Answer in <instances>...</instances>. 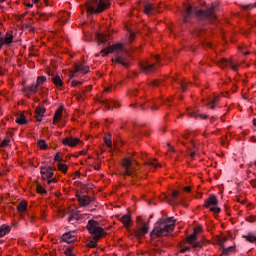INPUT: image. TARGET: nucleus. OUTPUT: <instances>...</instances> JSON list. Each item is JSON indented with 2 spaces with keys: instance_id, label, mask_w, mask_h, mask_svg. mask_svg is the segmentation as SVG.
<instances>
[{
  "instance_id": "5fc2aeb1",
  "label": "nucleus",
  "mask_w": 256,
  "mask_h": 256,
  "mask_svg": "<svg viewBox=\"0 0 256 256\" xmlns=\"http://www.w3.org/2000/svg\"><path fill=\"white\" fill-rule=\"evenodd\" d=\"M184 191H185L186 193H191V187H190V186L184 187Z\"/></svg>"
},
{
  "instance_id": "b1692460",
  "label": "nucleus",
  "mask_w": 256,
  "mask_h": 256,
  "mask_svg": "<svg viewBox=\"0 0 256 256\" xmlns=\"http://www.w3.org/2000/svg\"><path fill=\"white\" fill-rule=\"evenodd\" d=\"M52 82L56 87H63V80L61 79V76L55 75L52 77Z\"/></svg>"
},
{
  "instance_id": "7ed1b4c3",
  "label": "nucleus",
  "mask_w": 256,
  "mask_h": 256,
  "mask_svg": "<svg viewBox=\"0 0 256 256\" xmlns=\"http://www.w3.org/2000/svg\"><path fill=\"white\" fill-rule=\"evenodd\" d=\"M175 229V220L173 217L160 219L154 226L151 232V237H166Z\"/></svg>"
},
{
  "instance_id": "a878e982",
  "label": "nucleus",
  "mask_w": 256,
  "mask_h": 256,
  "mask_svg": "<svg viewBox=\"0 0 256 256\" xmlns=\"http://www.w3.org/2000/svg\"><path fill=\"white\" fill-rule=\"evenodd\" d=\"M137 57H139V52L137 50H135L133 47L130 46V48H129V59H130V61L137 59Z\"/></svg>"
},
{
  "instance_id": "dca6fc26",
  "label": "nucleus",
  "mask_w": 256,
  "mask_h": 256,
  "mask_svg": "<svg viewBox=\"0 0 256 256\" xmlns=\"http://www.w3.org/2000/svg\"><path fill=\"white\" fill-rule=\"evenodd\" d=\"M61 117H63V106H60L54 114V118H53V124L56 125L57 123H59V121H61Z\"/></svg>"
},
{
  "instance_id": "412c9836",
  "label": "nucleus",
  "mask_w": 256,
  "mask_h": 256,
  "mask_svg": "<svg viewBox=\"0 0 256 256\" xmlns=\"http://www.w3.org/2000/svg\"><path fill=\"white\" fill-rule=\"evenodd\" d=\"M141 133V128L139 126H134V129L130 133V139H139Z\"/></svg>"
},
{
  "instance_id": "1a4fd4ad",
  "label": "nucleus",
  "mask_w": 256,
  "mask_h": 256,
  "mask_svg": "<svg viewBox=\"0 0 256 256\" xmlns=\"http://www.w3.org/2000/svg\"><path fill=\"white\" fill-rule=\"evenodd\" d=\"M89 73V66H85V64H76L75 70L71 72L70 77H79V75H85Z\"/></svg>"
},
{
  "instance_id": "603ef678",
  "label": "nucleus",
  "mask_w": 256,
  "mask_h": 256,
  "mask_svg": "<svg viewBox=\"0 0 256 256\" xmlns=\"http://www.w3.org/2000/svg\"><path fill=\"white\" fill-rule=\"evenodd\" d=\"M187 251H191V247H184L180 250V253H185Z\"/></svg>"
},
{
  "instance_id": "69168bd1",
  "label": "nucleus",
  "mask_w": 256,
  "mask_h": 256,
  "mask_svg": "<svg viewBox=\"0 0 256 256\" xmlns=\"http://www.w3.org/2000/svg\"><path fill=\"white\" fill-rule=\"evenodd\" d=\"M253 125L256 127V118L253 119Z\"/></svg>"
},
{
  "instance_id": "58836bf2",
  "label": "nucleus",
  "mask_w": 256,
  "mask_h": 256,
  "mask_svg": "<svg viewBox=\"0 0 256 256\" xmlns=\"http://www.w3.org/2000/svg\"><path fill=\"white\" fill-rule=\"evenodd\" d=\"M146 165H148V167H150L151 169H157V167H159V164L155 162V160L148 161Z\"/></svg>"
},
{
  "instance_id": "5701e85b",
  "label": "nucleus",
  "mask_w": 256,
  "mask_h": 256,
  "mask_svg": "<svg viewBox=\"0 0 256 256\" xmlns=\"http://www.w3.org/2000/svg\"><path fill=\"white\" fill-rule=\"evenodd\" d=\"M18 213H25L27 211V201L22 200L17 206Z\"/></svg>"
},
{
  "instance_id": "a19ab883",
  "label": "nucleus",
  "mask_w": 256,
  "mask_h": 256,
  "mask_svg": "<svg viewBox=\"0 0 256 256\" xmlns=\"http://www.w3.org/2000/svg\"><path fill=\"white\" fill-rule=\"evenodd\" d=\"M98 241L99 239L93 238L90 242H88V247H90L91 249H95V247H97Z\"/></svg>"
},
{
  "instance_id": "f257e3e1",
  "label": "nucleus",
  "mask_w": 256,
  "mask_h": 256,
  "mask_svg": "<svg viewBox=\"0 0 256 256\" xmlns=\"http://www.w3.org/2000/svg\"><path fill=\"white\" fill-rule=\"evenodd\" d=\"M215 6L212 5L207 10H199L193 5L186 4L183 12V23H189L191 17H196L198 21H215L217 19Z\"/></svg>"
},
{
  "instance_id": "c85d7f7f",
  "label": "nucleus",
  "mask_w": 256,
  "mask_h": 256,
  "mask_svg": "<svg viewBox=\"0 0 256 256\" xmlns=\"http://www.w3.org/2000/svg\"><path fill=\"white\" fill-rule=\"evenodd\" d=\"M243 238L248 241V243H256V236L253 233H248L247 235H243Z\"/></svg>"
},
{
  "instance_id": "ddd939ff",
  "label": "nucleus",
  "mask_w": 256,
  "mask_h": 256,
  "mask_svg": "<svg viewBox=\"0 0 256 256\" xmlns=\"http://www.w3.org/2000/svg\"><path fill=\"white\" fill-rule=\"evenodd\" d=\"M46 109L43 106H39L35 110V118L38 121V123H41L43 121V117H45Z\"/></svg>"
},
{
  "instance_id": "bf43d9fd",
  "label": "nucleus",
  "mask_w": 256,
  "mask_h": 256,
  "mask_svg": "<svg viewBox=\"0 0 256 256\" xmlns=\"http://www.w3.org/2000/svg\"><path fill=\"white\" fill-rule=\"evenodd\" d=\"M94 169H95L96 171H99V169H101V165L95 164V165H94Z\"/></svg>"
},
{
  "instance_id": "c756f323",
  "label": "nucleus",
  "mask_w": 256,
  "mask_h": 256,
  "mask_svg": "<svg viewBox=\"0 0 256 256\" xmlns=\"http://www.w3.org/2000/svg\"><path fill=\"white\" fill-rule=\"evenodd\" d=\"M153 11H155V7H153L152 4L144 5V13H146V15H151Z\"/></svg>"
},
{
  "instance_id": "e433bc0d",
  "label": "nucleus",
  "mask_w": 256,
  "mask_h": 256,
  "mask_svg": "<svg viewBox=\"0 0 256 256\" xmlns=\"http://www.w3.org/2000/svg\"><path fill=\"white\" fill-rule=\"evenodd\" d=\"M58 169L59 171H61L62 173H67L69 166H67V164H63V163H59L58 164Z\"/></svg>"
},
{
  "instance_id": "680f3d73",
  "label": "nucleus",
  "mask_w": 256,
  "mask_h": 256,
  "mask_svg": "<svg viewBox=\"0 0 256 256\" xmlns=\"http://www.w3.org/2000/svg\"><path fill=\"white\" fill-rule=\"evenodd\" d=\"M194 231L196 232V235H197V233H199V231H201V228H195Z\"/></svg>"
},
{
  "instance_id": "37998d69",
  "label": "nucleus",
  "mask_w": 256,
  "mask_h": 256,
  "mask_svg": "<svg viewBox=\"0 0 256 256\" xmlns=\"http://www.w3.org/2000/svg\"><path fill=\"white\" fill-rule=\"evenodd\" d=\"M137 38V32L133 31V30H129V41L130 43Z\"/></svg>"
},
{
  "instance_id": "a211bd4d",
  "label": "nucleus",
  "mask_w": 256,
  "mask_h": 256,
  "mask_svg": "<svg viewBox=\"0 0 256 256\" xmlns=\"http://www.w3.org/2000/svg\"><path fill=\"white\" fill-rule=\"evenodd\" d=\"M96 39L98 41V44L101 45L103 43H107V41H109V39H110V36L97 32Z\"/></svg>"
},
{
  "instance_id": "9d476101",
  "label": "nucleus",
  "mask_w": 256,
  "mask_h": 256,
  "mask_svg": "<svg viewBox=\"0 0 256 256\" xmlns=\"http://www.w3.org/2000/svg\"><path fill=\"white\" fill-rule=\"evenodd\" d=\"M63 145L66 147H77L81 143V139L75 137H66L62 141Z\"/></svg>"
},
{
  "instance_id": "4c0bfd02",
  "label": "nucleus",
  "mask_w": 256,
  "mask_h": 256,
  "mask_svg": "<svg viewBox=\"0 0 256 256\" xmlns=\"http://www.w3.org/2000/svg\"><path fill=\"white\" fill-rule=\"evenodd\" d=\"M203 33H205V28L198 27L195 29L194 35L196 37H201V35H203Z\"/></svg>"
},
{
  "instance_id": "473e14b6",
  "label": "nucleus",
  "mask_w": 256,
  "mask_h": 256,
  "mask_svg": "<svg viewBox=\"0 0 256 256\" xmlns=\"http://www.w3.org/2000/svg\"><path fill=\"white\" fill-rule=\"evenodd\" d=\"M104 142L110 149L113 147V142L111 141V134H108L104 137Z\"/></svg>"
},
{
  "instance_id": "9b49d317",
  "label": "nucleus",
  "mask_w": 256,
  "mask_h": 256,
  "mask_svg": "<svg viewBox=\"0 0 256 256\" xmlns=\"http://www.w3.org/2000/svg\"><path fill=\"white\" fill-rule=\"evenodd\" d=\"M11 43H13V34L7 32L5 37H1L0 32V51L3 49V45H11Z\"/></svg>"
},
{
  "instance_id": "6e6d98bb",
  "label": "nucleus",
  "mask_w": 256,
  "mask_h": 256,
  "mask_svg": "<svg viewBox=\"0 0 256 256\" xmlns=\"http://www.w3.org/2000/svg\"><path fill=\"white\" fill-rule=\"evenodd\" d=\"M55 161H61V156L59 155V153H57L54 157Z\"/></svg>"
},
{
  "instance_id": "cd10ccee",
  "label": "nucleus",
  "mask_w": 256,
  "mask_h": 256,
  "mask_svg": "<svg viewBox=\"0 0 256 256\" xmlns=\"http://www.w3.org/2000/svg\"><path fill=\"white\" fill-rule=\"evenodd\" d=\"M196 241H197V232L194 231L190 236L187 237V243H189V245H193L195 244Z\"/></svg>"
},
{
  "instance_id": "338daca9",
  "label": "nucleus",
  "mask_w": 256,
  "mask_h": 256,
  "mask_svg": "<svg viewBox=\"0 0 256 256\" xmlns=\"http://www.w3.org/2000/svg\"><path fill=\"white\" fill-rule=\"evenodd\" d=\"M183 138H184V139H189V136L184 135Z\"/></svg>"
},
{
  "instance_id": "6ab92c4d",
  "label": "nucleus",
  "mask_w": 256,
  "mask_h": 256,
  "mask_svg": "<svg viewBox=\"0 0 256 256\" xmlns=\"http://www.w3.org/2000/svg\"><path fill=\"white\" fill-rule=\"evenodd\" d=\"M78 201L82 207H87L91 203V198L89 196H78Z\"/></svg>"
},
{
  "instance_id": "4be33fe9",
  "label": "nucleus",
  "mask_w": 256,
  "mask_h": 256,
  "mask_svg": "<svg viewBox=\"0 0 256 256\" xmlns=\"http://www.w3.org/2000/svg\"><path fill=\"white\" fill-rule=\"evenodd\" d=\"M10 232H11V227H9V225L3 224L2 226H0V238L5 237V235H7Z\"/></svg>"
},
{
  "instance_id": "79ce46f5",
  "label": "nucleus",
  "mask_w": 256,
  "mask_h": 256,
  "mask_svg": "<svg viewBox=\"0 0 256 256\" xmlns=\"http://www.w3.org/2000/svg\"><path fill=\"white\" fill-rule=\"evenodd\" d=\"M232 251H235V247L230 246L228 248H223L222 253L223 255H229V253H232Z\"/></svg>"
},
{
  "instance_id": "6e6552de",
  "label": "nucleus",
  "mask_w": 256,
  "mask_h": 256,
  "mask_svg": "<svg viewBox=\"0 0 256 256\" xmlns=\"http://www.w3.org/2000/svg\"><path fill=\"white\" fill-rule=\"evenodd\" d=\"M40 173L43 181H47L48 185H51V183H55L57 181L55 178H53V169H51V167H41Z\"/></svg>"
},
{
  "instance_id": "864d4df0",
  "label": "nucleus",
  "mask_w": 256,
  "mask_h": 256,
  "mask_svg": "<svg viewBox=\"0 0 256 256\" xmlns=\"http://www.w3.org/2000/svg\"><path fill=\"white\" fill-rule=\"evenodd\" d=\"M65 254H66L67 256H76L75 254H73V252H72L71 250H66V251H65Z\"/></svg>"
},
{
  "instance_id": "aec40b11",
  "label": "nucleus",
  "mask_w": 256,
  "mask_h": 256,
  "mask_svg": "<svg viewBox=\"0 0 256 256\" xmlns=\"http://www.w3.org/2000/svg\"><path fill=\"white\" fill-rule=\"evenodd\" d=\"M79 219H81V212L74 210V211H72L68 221H69V223H73V220L79 221Z\"/></svg>"
},
{
  "instance_id": "09e8293b",
  "label": "nucleus",
  "mask_w": 256,
  "mask_h": 256,
  "mask_svg": "<svg viewBox=\"0 0 256 256\" xmlns=\"http://www.w3.org/2000/svg\"><path fill=\"white\" fill-rule=\"evenodd\" d=\"M37 193L44 195V193H47V190H45V188H43L42 186H37Z\"/></svg>"
},
{
  "instance_id": "e2e57ef3",
  "label": "nucleus",
  "mask_w": 256,
  "mask_h": 256,
  "mask_svg": "<svg viewBox=\"0 0 256 256\" xmlns=\"http://www.w3.org/2000/svg\"><path fill=\"white\" fill-rule=\"evenodd\" d=\"M85 91H91V86H88L86 90L83 91V93H85Z\"/></svg>"
},
{
  "instance_id": "0e129e2a",
  "label": "nucleus",
  "mask_w": 256,
  "mask_h": 256,
  "mask_svg": "<svg viewBox=\"0 0 256 256\" xmlns=\"http://www.w3.org/2000/svg\"><path fill=\"white\" fill-rule=\"evenodd\" d=\"M151 109H152V111H157V109H159V108L152 106Z\"/></svg>"
},
{
  "instance_id": "ea45409f",
  "label": "nucleus",
  "mask_w": 256,
  "mask_h": 256,
  "mask_svg": "<svg viewBox=\"0 0 256 256\" xmlns=\"http://www.w3.org/2000/svg\"><path fill=\"white\" fill-rule=\"evenodd\" d=\"M38 147L39 149H47L49 145H47V142H45V140H39Z\"/></svg>"
},
{
  "instance_id": "8fccbe9b",
  "label": "nucleus",
  "mask_w": 256,
  "mask_h": 256,
  "mask_svg": "<svg viewBox=\"0 0 256 256\" xmlns=\"http://www.w3.org/2000/svg\"><path fill=\"white\" fill-rule=\"evenodd\" d=\"M80 85H82V82H79V81H77V80H73V81H72V87H78V86H80Z\"/></svg>"
},
{
  "instance_id": "f03ea898",
  "label": "nucleus",
  "mask_w": 256,
  "mask_h": 256,
  "mask_svg": "<svg viewBox=\"0 0 256 256\" xmlns=\"http://www.w3.org/2000/svg\"><path fill=\"white\" fill-rule=\"evenodd\" d=\"M109 53H113L115 57L114 61H116V63H120V65L127 67L128 53L123 47V44L118 43V44L109 46L108 48L102 49L99 55H101L102 57H105L106 55H109Z\"/></svg>"
},
{
  "instance_id": "72a5a7b5",
  "label": "nucleus",
  "mask_w": 256,
  "mask_h": 256,
  "mask_svg": "<svg viewBox=\"0 0 256 256\" xmlns=\"http://www.w3.org/2000/svg\"><path fill=\"white\" fill-rule=\"evenodd\" d=\"M121 222L126 227V229H129V214H126L121 217Z\"/></svg>"
},
{
  "instance_id": "bb28decb",
  "label": "nucleus",
  "mask_w": 256,
  "mask_h": 256,
  "mask_svg": "<svg viewBox=\"0 0 256 256\" xmlns=\"http://www.w3.org/2000/svg\"><path fill=\"white\" fill-rule=\"evenodd\" d=\"M171 197L172 198H168L167 199V202L170 204V205H175V199H177V197H179V191L177 190H174L171 194Z\"/></svg>"
},
{
  "instance_id": "774afa93",
  "label": "nucleus",
  "mask_w": 256,
  "mask_h": 256,
  "mask_svg": "<svg viewBox=\"0 0 256 256\" xmlns=\"http://www.w3.org/2000/svg\"><path fill=\"white\" fill-rule=\"evenodd\" d=\"M28 7H33V4L29 3V4H28Z\"/></svg>"
},
{
  "instance_id": "f8f14e48",
  "label": "nucleus",
  "mask_w": 256,
  "mask_h": 256,
  "mask_svg": "<svg viewBox=\"0 0 256 256\" xmlns=\"http://www.w3.org/2000/svg\"><path fill=\"white\" fill-rule=\"evenodd\" d=\"M219 67H230L232 71H237V65L233 63L231 60H227L225 58H222L218 61Z\"/></svg>"
},
{
  "instance_id": "2eb2a0df",
  "label": "nucleus",
  "mask_w": 256,
  "mask_h": 256,
  "mask_svg": "<svg viewBox=\"0 0 256 256\" xmlns=\"http://www.w3.org/2000/svg\"><path fill=\"white\" fill-rule=\"evenodd\" d=\"M37 89H39V87L36 84H32L24 88L23 93L24 95H26V97H31V95L37 93Z\"/></svg>"
},
{
  "instance_id": "4468645a",
  "label": "nucleus",
  "mask_w": 256,
  "mask_h": 256,
  "mask_svg": "<svg viewBox=\"0 0 256 256\" xmlns=\"http://www.w3.org/2000/svg\"><path fill=\"white\" fill-rule=\"evenodd\" d=\"M138 165H137V160L135 158L131 159V157L129 158V175L131 177V175H137V169H138Z\"/></svg>"
},
{
  "instance_id": "4d7b16f0",
  "label": "nucleus",
  "mask_w": 256,
  "mask_h": 256,
  "mask_svg": "<svg viewBox=\"0 0 256 256\" xmlns=\"http://www.w3.org/2000/svg\"><path fill=\"white\" fill-rule=\"evenodd\" d=\"M152 86H153V87H159V82H158L157 80H154V81L152 82Z\"/></svg>"
},
{
  "instance_id": "f3484780",
  "label": "nucleus",
  "mask_w": 256,
  "mask_h": 256,
  "mask_svg": "<svg viewBox=\"0 0 256 256\" xmlns=\"http://www.w3.org/2000/svg\"><path fill=\"white\" fill-rule=\"evenodd\" d=\"M62 241H64V243H73V241H75V233L67 232L63 234Z\"/></svg>"
},
{
  "instance_id": "c9c22d12",
  "label": "nucleus",
  "mask_w": 256,
  "mask_h": 256,
  "mask_svg": "<svg viewBox=\"0 0 256 256\" xmlns=\"http://www.w3.org/2000/svg\"><path fill=\"white\" fill-rule=\"evenodd\" d=\"M122 167L125 169V175H129V159H124L122 162Z\"/></svg>"
},
{
  "instance_id": "393cba45",
  "label": "nucleus",
  "mask_w": 256,
  "mask_h": 256,
  "mask_svg": "<svg viewBox=\"0 0 256 256\" xmlns=\"http://www.w3.org/2000/svg\"><path fill=\"white\" fill-rule=\"evenodd\" d=\"M188 116L189 117H193L194 119H207V115L205 114H199L197 113L196 111H193V112H189L188 113Z\"/></svg>"
},
{
  "instance_id": "423d86ee",
  "label": "nucleus",
  "mask_w": 256,
  "mask_h": 256,
  "mask_svg": "<svg viewBox=\"0 0 256 256\" xmlns=\"http://www.w3.org/2000/svg\"><path fill=\"white\" fill-rule=\"evenodd\" d=\"M219 200H217V196L211 194L205 201H204V207L206 209H210L214 215H217L221 213V208L218 206Z\"/></svg>"
},
{
  "instance_id": "0eeeda50",
  "label": "nucleus",
  "mask_w": 256,
  "mask_h": 256,
  "mask_svg": "<svg viewBox=\"0 0 256 256\" xmlns=\"http://www.w3.org/2000/svg\"><path fill=\"white\" fill-rule=\"evenodd\" d=\"M156 63L151 64L149 61L140 63V67L144 73H147V75L151 73H155L157 71V68L161 65V57L159 55L155 56Z\"/></svg>"
},
{
  "instance_id": "2f4dec72",
  "label": "nucleus",
  "mask_w": 256,
  "mask_h": 256,
  "mask_svg": "<svg viewBox=\"0 0 256 256\" xmlns=\"http://www.w3.org/2000/svg\"><path fill=\"white\" fill-rule=\"evenodd\" d=\"M219 103V97H214L210 102L207 104L210 109H215V106Z\"/></svg>"
},
{
  "instance_id": "49530a36",
  "label": "nucleus",
  "mask_w": 256,
  "mask_h": 256,
  "mask_svg": "<svg viewBox=\"0 0 256 256\" xmlns=\"http://www.w3.org/2000/svg\"><path fill=\"white\" fill-rule=\"evenodd\" d=\"M106 107L108 109H117V107H119V106H117V104L114 101H112V102L107 103Z\"/></svg>"
},
{
  "instance_id": "052dcab7",
  "label": "nucleus",
  "mask_w": 256,
  "mask_h": 256,
  "mask_svg": "<svg viewBox=\"0 0 256 256\" xmlns=\"http://www.w3.org/2000/svg\"><path fill=\"white\" fill-rule=\"evenodd\" d=\"M190 157H191V159H194L195 158V152H191Z\"/></svg>"
},
{
  "instance_id": "39448f33",
  "label": "nucleus",
  "mask_w": 256,
  "mask_h": 256,
  "mask_svg": "<svg viewBox=\"0 0 256 256\" xmlns=\"http://www.w3.org/2000/svg\"><path fill=\"white\" fill-rule=\"evenodd\" d=\"M87 231L92 235L93 239H101L107 235L105 229L99 225L96 220H89L86 225Z\"/></svg>"
},
{
  "instance_id": "c03bdc74",
  "label": "nucleus",
  "mask_w": 256,
  "mask_h": 256,
  "mask_svg": "<svg viewBox=\"0 0 256 256\" xmlns=\"http://www.w3.org/2000/svg\"><path fill=\"white\" fill-rule=\"evenodd\" d=\"M10 145H11V139L5 138L0 144V147H9Z\"/></svg>"
},
{
  "instance_id": "7c9ffc66",
  "label": "nucleus",
  "mask_w": 256,
  "mask_h": 256,
  "mask_svg": "<svg viewBox=\"0 0 256 256\" xmlns=\"http://www.w3.org/2000/svg\"><path fill=\"white\" fill-rule=\"evenodd\" d=\"M16 123H18V125H27V118H25V114H20L16 119Z\"/></svg>"
},
{
  "instance_id": "f704fd0d",
  "label": "nucleus",
  "mask_w": 256,
  "mask_h": 256,
  "mask_svg": "<svg viewBox=\"0 0 256 256\" xmlns=\"http://www.w3.org/2000/svg\"><path fill=\"white\" fill-rule=\"evenodd\" d=\"M46 81H47V77H45V76H38L37 80H36V85L38 87H41V85H43Z\"/></svg>"
},
{
  "instance_id": "13d9d810",
  "label": "nucleus",
  "mask_w": 256,
  "mask_h": 256,
  "mask_svg": "<svg viewBox=\"0 0 256 256\" xmlns=\"http://www.w3.org/2000/svg\"><path fill=\"white\" fill-rule=\"evenodd\" d=\"M113 89V86H110V87H106L104 89L105 93H109V91H111Z\"/></svg>"
},
{
  "instance_id": "20e7f679",
  "label": "nucleus",
  "mask_w": 256,
  "mask_h": 256,
  "mask_svg": "<svg viewBox=\"0 0 256 256\" xmlns=\"http://www.w3.org/2000/svg\"><path fill=\"white\" fill-rule=\"evenodd\" d=\"M109 5V0H87V13H89V15H93L95 13H103L105 9H108Z\"/></svg>"
},
{
  "instance_id": "de8ad7c7",
  "label": "nucleus",
  "mask_w": 256,
  "mask_h": 256,
  "mask_svg": "<svg viewBox=\"0 0 256 256\" xmlns=\"http://www.w3.org/2000/svg\"><path fill=\"white\" fill-rule=\"evenodd\" d=\"M192 245V249H194V251H197V249H201V242H194V244H191Z\"/></svg>"
},
{
  "instance_id": "3c124183",
  "label": "nucleus",
  "mask_w": 256,
  "mask_h": 256,
  "mask_svg": "<svg viewBox=\"0 0 256 256\" xmlns=\"http://www.w3.org/2000/svg\"><path fill=\"white\" fill-rule=\"evenodd\" d=\"M180 85H181V89H182L183 93H185L187 91V84L181 82Z\"/></svg>"
},
{
  "instance_id": "a18cd8bd",
  "label": "nucleus",
  "mask_w": 256,
  "mask_h": 256,
  "mask_svg": "<svg viewBox=\"0 0 256 256\" xmlns=\"http://www.w3.org/2000/svg\"><path fill=\"white\" fill-rule=\"evenodd\" d=\"M149 232V226L147 224H144L143 226H141L140 228V233L141 235H145V233Z\"/></svg>"
}]
</instances>
